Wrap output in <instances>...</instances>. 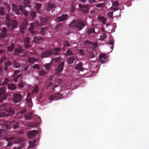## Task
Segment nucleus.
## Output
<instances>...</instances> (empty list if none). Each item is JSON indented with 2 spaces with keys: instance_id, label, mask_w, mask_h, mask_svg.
Returning a JSON list of instances; mask_svg holds the SVG:
<instances>
[{
  "instance_id": "nucleus-1",
  "label": "nucleus",
  "mask_w": 149,
  "mask_h": 149,
  "mask_svg": "<svg viewBox=\"0 0 149 149\" xmlns=\"http://www.w3.org/2000/svg\"><path fill=\"white\" fill-rule=\"evenodd\" d=\"M5 16L6 24L7 25L8 29L13 30L17 26V22L15 20L11 21L10 16L7 14H5Z\"/></svg>"
},
{
  "instance_id": "nucleus-2",
  "label": "nucleus",
  "mask_w": 149,
  "mask_h": 149,
  "mask_svg": "<svg viewBox=\"0 0 149 149\" xmlns=\"http://www.w3.org/2000/svg\"><path fill=\"white\" fill-rule=\"evenodd\" d=\"M61 49L60 48H56L54 49H50L48 50L46 52H43L41 55V56L43 57H48L52 55V53L55 54H58Z\"/></svg>"
},
{
  "instance_id": "nucleus-3",
  "label": "nucleus",
  "mask_w": 149,
  "mask_h": 149,
  "mask_svg": "<svg viewBox=\"0 0 149 149\" xmlns=\"http://www.w3.org/2000/svg\"><path fill=\"white\" fill-rule=\"evenodd\" d=\"M12 5L13 10L16 14L19 15V11H21L25 15L27 16L28 13L27 11L24 10V7L22 5H21L17 6L14 3H13Z\"/></svg>"
},
{
  "instance_id": "nucleus-4",
  "label": "nucleus",
  "mask_w": 149,
  "mask_h": 149,
  "mask_svg": "<svg viewBox=\"0 0 149 149\" xmlns=\"http://www.w3.org/2000/svg\"><path fill=\"white\" fill-rule=\"evenodd\" d=\"M70 25L71 26H74L80 30L85 26L86 24L83 21L77 20L73 21Z\"/></svg>"
},
{
  "instance_id": "nucleus-5",
  "label": "nucleus",
  "mask_w": 149,
  "mask_h": 149,
  "mask_svg": "<svg viewBox=\"0 0 149 149\" xmlns=\"http://www.w3.org/2000/svg\"><path fill=\"white\" fill-rule=\"evenodd\" d=\"M15 113L14 109L11 107H10L4 112H2L1 111H0V117L5 116L11 117L15 114Z\"/></svg>"
},
{
  "instance_id": "nucleus-6",
  "label": "nucleus",
  "mask_w": 149,
  "mask_h": 149,
  "mask_svg": "<svg viewBox=\"0 0 149 149\" xmlns=\"http://www.w3.org/2000/svg\"><path fill=\"white\" fill-rule=\"evenodd\" d=\"M22 98V96L20 94L17 93L13 95V101L15 103L19 102Z\"/></svg>"
},
{
  "instance_id": "nucleus-7",
  "label": "nucleus",
  "mask_w": 149,
  "mask_h": 149,
  "mask_svg": "<svg viewBox=\"0 0 149 149\" xmlns=\"http://www.w3.org/2000/svg\"><path fill=\"white\" fill-rule=\"evenodd\" d=\"M62 96V95L60 94L59 93H56L50 96L49 100L50 101H52L53 99L58 100L61 98Z\"/></svg>"
},
{
  "instance_id": "nucleus-8",
  "label": "nucleus",
  "mask_w": 149,
  "mask_h": 149,
  "mask_svg": "<svg viewBox=\"0 0 149 149\" xmlns=\"http://www.w3.org/2000/svg\"><path fill=\"white\" fill-rule=\"evenodd\" d=\"M40 26V24L37 22H36L34 24L31 23L30 27L29 28V31L32 34L36 35L37 33L34 31V26Z\"/></svg>"
},
{
  "instance_id": "nucleus-9",
  "label": "nucleus",
  "mask_w": 149,
  "mask_h": 149,
  "mask_svg": "<svg viewBox=\"0 0 149 149\" xmlns=\"http://www.w3.org/2000/svg\"><path fill=\"white\" fill-rule=\"evenodd\" d=\"M79 9L81 11L84 13H87L89 10V7L88 5H79Z\"/></svg>"
},
{
  "instance_id": "nucleus-10",
  "label": "nucleus",
  "mask_w": 149,
  "mask_h": 149,
  "mask_svg": "<svg viewBox=\"0 0 149 149\" xmlns=\"http://www.w3.org/2000/svg\"><path fill=\"white\" fill-rule=\"evenodd\" d=\"M107 59V57L105 54H101L99 56V61L101 63H105Z\"/></svg>"
},
{
  "instance_id": "nucleus-11",
  "label": "nucleus",
  "mask_w": 149,
  "mask_h": 149,
  "mask_svg": "<svg viewBox=\"0 0 149 149\" xmlns=\"http://www.w3.org/2000/svg\"><path fill=\"white\" fill-rule=\"evenodd\" d=\"M31 95L30 93L28 92L27 94V97L26 98V104L28 105V106L29 107H31L32 105V102L31 100V97L30 96Z\"/></svg>"
},
{
  "instance_id": "nucleus-12",
  "label": "nucleus",
  "mask_w": 149,
  "mask_h": 149,
  "mask_svg": "<svg viewBox=\"0 0 149 149\" xmlns=\"http://www.w3.org/2000/svg\"><path fill=\"white\" fill-rule=\"evenodd\" d=\"M38 117V120L36 122L34 123H30L28 124L27 126L29 127H34L38 126L39 124V122L41 120V118L39 116H37Z\"/></svg>"
},
{
  "instance_id": "nucleus-13",
  "label": "nucleus",
  "mask_w": 149,
  "mask_h": 149,
  "mask_svg": "<svg viewBox=\"0 0 149 149\" xmlns=\"http://www.w3.org/2000/svg\"><path fill=\"white\" fill-rule=\"evenodd\" d=\"M38 132V131L36 130L31 131L27 133V135L29 138H34Z\"/></svg>"
},
{
  "instance_id": "nucleus-14",
  "label": "nucleus",
  "mask_w": 149,
  "mask_h": 149,
  "mask_svg": "<svg viewBox=\"0 0 149 149\" xmlns=\"http://www.w3.org/2000/svg\"><path fill=\"white\" fill-rule=\"evenodd\" d=\"M119 3L117 1H113L112 2V6L110 8V9L112 10H114L115 11L118 10V6Z\"/></svg>"
},
{
  "instance_id": "nucleus-15",
  "label": "nucleus",
  "mask_w": 149,
  "mask_h": 149,
  "mask_svg": "<svg viewBox=\"0 0 149 149\" xmlns=\"http://www.w3.org/2000/svg\"><path fill=\"white\" fill-rule=\"evenodd\" d=\"M64 62L60 63L58 65L57 68L56 69V73H58L61 72L63 69V66L64 65Z\"/></svg>"
},
{
  "instance_id": "nucleus-16",
  "label": "nucleus",
  "mask_w": 149,
  "mask_h": 149,
  "mask_svg": "<svg viewBox=\"0 0 149 149\" xmlns=\"http://www.w3.org/2000/svg\"><path fill=\"white\" fill-rule=\"evenodd\" d=\"M1 31L0 38H3L7 34L6 29L5 27H3L1 29Z\"/></svg>"
},
{
  "instance_id": "nucleus-17",
  "label": "nucleus",
  "mask_w": 149,
  "mask_h": 149,
  "mask_svg": "<svg viewBox=\"0 0 149 149\" xmlns=\"http://www.w3.org/2000/svg\"><path fill=\"white\" fill-rule=\"evenodd\" d=\"M27 24V22L26 20L25 19H24L23 21L22 24L20 26V31L22 33H23L24 30Z\"/></svg>"
},
{
  "instance_id": "nucleus-18",
  "label": "nucleus",
  "mask_w": 149,
  "mask_h": 149,
  "mask_svg": "<svg viewBox=\"0 0 149 149\" xmlns=\"http://www.w3.org/2000/svg\"><path fill=\"white\" fill-rule=\"evenodd\" d=\"M46 7L47 10H50L54 9L55 7V6L54 4L50 2L49 3L47 4L46 5Z\"/></svg>"
},
{
  "instance_id": "nucleus-19",
  "label": "nucleus",
  "mask_w": 149,
  "mask_h": 149,
  "mask_svg": "<svg viewBox=\"0 0 149 149\" xmlns=\"http://www.w3.org/2000/svg\"><path fill=\"white\" fill-rule=\"evenodd\" d=\"M57 85L53 84L51 82L49 83L47 86V88H49L52 90L53 91H55L54 88H55L57 86Z\"/></svg>"
},
{
  "instance_id": "nucleus-20",
  "label": "nucleus",
  "mask_w": 149,
  "mask_h": 149,
  "mask_svg": "<svg viewBox=\"0 0 149 149\" xmlns=\"http://www.w3.org/2000/svg\"><path fill=\"white\" fill-rule=\"evenodd\" d=\"M15 139L14 137H11L6 139V140L8 142V144L6 147H10L12 145L13 142H14L13 140Z\"/></svg>"
},
{
  "instance_id": "nucleus-21",
  "label": "nucleus",
  "mask_w": 149,
  "mask_h": 149,
  "mask_svg": "<svg viewBox=\"0 0 149 149\" xmlns=\"http://www.w3.org/2000/svg\"><path fill=\"white\" fill-rule=\"evenodd\" d=\"M68 16L67 14H63L60 17H58L57 20L59 22L63 21L65 20Z\"/></svg>"
},
{
  "instance_id": "nucleus-22",
  "label": "nucleus",
  "mask_w": 149,
  "mask_h": 149,
  "mask_svg": "<svg viewBox=\"0 0 149 149\" xmlns=\"http://www.w3.org/2000/svg\"><path fill=\"white\" fill-rule=\"evenodd\" d=\"M30 42L29 39L28 37H26L24 39V44L25 47L26 48H28L30 46L29 44Z\"/></svg>"
},
{
  "instance_id": "nucleus-23",
  "label": "nucleus",
  "mask_w": 149,
  "mask_h": 149,
  "mask_svg": "<svg viewBox=\"0 0 149 149\" xmlns=\"http://www.w3.org/2000/svg\"><path fill=\"white\" fill-rule=\"evenodd\" d=\"M86 43L89 44V46L91 48H92L93 49H95L97 47V45L96 43H92L91 42L88 40H87Z\"/></svg>"
},
{
  "instance_id": "nucleus-24",
  "label": "nucleus",
  "mask_w": 149,
  "mask_h": 149,
  "mask_svg": "<svg viewBox=\"0 0 149 149\" xmlns=\"http://www.w3.org/2000/svg\"><path fill=\"white\" fill-rule=\"evenodd\" d=\"M74 68L79 71H82L84 70V68L82 67V64L81 63H80L78 64L75 65Z\"/></svg>"
},
{
  "instance_id": "nucleus-25",
  "label": "nucleus",
  "mask_w": 149,
  "mask_h": 149,
  "mask_svg": "<svg viewBox=\"0 0 149 149\" xmlns=\"http://www.w3.org/2000/svg\"><path fill=\"white\" fill-rule=\"evenodd\" d=\"M40 19L42 25H43L44 23L47 22L49 20V18L47 17L44 18L42 17H40Z\"/></svg>"
},
{
  "instance_id": "nucleus-26",
  "label": "nucleus",
  "mask_w": 149,
  "mask_h": 149,
  "mask_svg": "<svg viewBox=\"0 0 149 149\" xmlns=\"http://www.w3.org/2000/svg\"><path fill=\"white\" fill-rule=\"evenodd\" d=\"M23 48L22 47H19L16 49L15 52V54L17 55L19 53L21 52L23 50Z\"/></svg>"
},
{
  "instance_id": "nucleus-27",
  "label": "nucleus",
  "mask_w": 149,
  "mask_h": 149,
  "mask_svg": "<svg viewBox=\"0 0 149 149\" xmlns=\"http://www.w3.org/2000/svg\"><path fill=\"white\" fill-rule=\"evenodd\" d=\"M98 19L101 22H102L103 24H105L106 22V19L103 16H99L98 17Z\"/></svg>"
},
{
  "instance_id": "nucleus-28",
  "label": "nucleus",
  "mask_w": 149,
  "mask_h": 149,
  "mask_svg": "<svg viewBox=\"0 0 149 149\" xmlns=\"http://www.w3.org/2000/svg\"><path fill=\"white\" fill-rule=\"evenodd\" d=\"M8 88L9 89L13 91L15 89L16 87L13 84H8Z\"/></svg>"
},
{
  "instance_id": "nucleus-29",
  "label": "nucleus",
  "mask_w": 149,
  "mask_h": 149,
  "mask_svg": "<svg viewBox=\"0 0 149 149\" xmlns=\"http://www.w3.org/2000/svg\"><path fill=\"white\" fill-rule=\"evenodd\" d=\"M64 54L65 56H67L73 55L74 54L72 52L71 50L68 49L67 52L65 53Z\"/></svg>"
},
{
  "instance_id": "nucleus-30",
  "label": "nucleus",
  "mask_w": 149,
  "mask_h": 149,
  "mask_svg": "<svg viewBox=\"0 0 149 149\" xmlns=\"http://www.w3.org/2000/svg\"><path fill=\"white\" fill-rule=\"evenodd\" d=\"M11 122L10 121H6L4 124L3 127L6 129H8L9 128V126L10 125Z\"/></svg>"
},
{
  "instance_id": "nucleus-31",
  "label": "nucleus",
  "mask_w": 149,
  "mask_h": 149,
  "mask_svg": "<svg viewBox=\"0 0 149 149\" xmlns=\"http://www.w3.org/2000/svg\"><path fill=\"white\" fill-rule=\"evenodd\" d=\"M36 143V140H33L32 141H30L29 142V143L30 144V146L29 147L31 148H33L35 146V143Z\"/></svg>"
},
{
  "instance_id": "nucleus-32",
  "label": "nucleus",
  "mask_w": 149,
  "mask_h": 149,
  "mask_svg": "<svg viewBox=\"0 0 149 149\" xmlns=\"http://www.w3.org/2000/svg\"><path fill=\"white\" fill-rule=\"evenodd\" d=\"M41 4L39 3H37L36 5V8L37 12L38 13H40V10L41 8Z\"/></svg>"
},
{
  "instance_id": "nucleus-33",
  "label": "nucleus",
  "mask_w": 149,
  "mask_h": 149,
  "mask_svg": "<svg viewBox=\"0 0 149 149\" xmlns=\"http://www.w3.org/2000/svg\"><path fill=\"white\" fill-rule=\"evenodd\" d=\"M38 86L37 85L35 86L34 88L32 90V93L34 94L35 93H37L38 92Z\"/></svg>"
},
{
  "instance_id": "nucleus-34",
  "label": "nucleus",
  "mask_w": 149,
  "mask_h": 149,
  "mask_svg": "<svg viewBox=\"0 0 149 149\" xmlns=\"http://www.w3.org/2000/svg\"><path fill=\"white\" fill-rule=\"evenodd\" d=\"M32 117V113H30L27 114L25 115L24 116V117L26 119H31Z\"/></svg>"
},
{
  "instance_id": "nucleus-35",
  "label": "nucleus",
  "mask_w": 149,
  "mask_h": 149,
  "mask_svg": "<svg viewBox=\"0 0 149 149\" xmlns=\"http://www.w3.org/2000/svg\"><path fill=\"white\" fill-rule=\"evenodd\" d=\"M14 48V44H12L10 46L8 47H7L8 52H11Z\"/></svg>"
},
{
  "instance_id": "nucleus-36",
  "label": "nucleus",
  "mask_w": 149,
  "mask_h": 149,
  "mask_svg": "<svg viewBox=\"0 0 149 149\" xmlns=\"http://www.w3.org/2000/svg\"><path fill=\"white\" fill-rule=\"evenodd\" d=\"M100 40H104V39L107 38V36L106 34L104 33H103L102 35H100Z\"/></svg>"
},
{
  "instance_id": "nucleus-37",
  "label": "nucleus",
  "mask_w": 149,
  "mask_h": 149,
  "mask_svg": "<svg viewBox=\"0 0 149 149\" xmlns=\"http://www.w3.org/2000/svg\"><path fill=\"white\" fill-rule=\"evenodd\" d=\"M42 40L43 38L40 36H39L38 37H34V41L36 42H38L39 41Z\"/></svg>"
},
{
  "instance_id": "nucleus-38",
  "label": "nucleus",
  "mask_w": 149,
  "mask_h": 149,
  "mask_svg": "<svg viewBox=\"0 0 149 149\" xmlns=\"http://www.w3.org/2000/svg\"><path fill=\"white\" fill-rule=\"evenodd\" d=\"M74 60V57H72L68 58V61L69 63L72 64L73 63Z\"/></svg>"
},
{
  "instance_id": "nucleus-39",
  "label": "nucleus",
  "mask_w": 149,
  "mask_h": 149,
  "mask_svg": "<svg viewBox=\"0 0 149 149\" xmlns=\"http://www.w3.org/2000/svg\"><path fill=\"white\" fill-rule=\"evenodd\" d=\"M87 32L89 34H91L93 33H95V31L94 29L93 28L89 29L88 30Z\"/></svg>"
},
{
  "instance_id": "nucleus-40",
  "label": "nucleus",
  "mask_w": 149,
  "mask_h": 149,
  "mask_svg": "<svg viewBox=\"0 0 149 149\" xmlns=\"http://www.w3.org/2000/svg\"><path fill=\"white\" fill-rule=\"evenodd\" d=\"M70 45L69 44L68 42L65 41L64 43V45L63 47V49H64L66 47H69Z\"/></svg>"
},
{
  "instance_id": "nucleus-41",
  "label": "nucleus",
  "mask_w": 149,
  "mask_h": 149,
  "mask_svg": "<svg viewBox=\"0 0 149 149\" xmlns=\"http://www.w3.org/2000/svg\"><path fill=\"white\" fill-rule=\"evenodd\" d=\"M46 72L44 70H41L39 71V74L40 76H43L46 74Z\"/></svg>"
},
{
  "instance_id": "nucleus-42",
  "label": "nucleus",
  "mask_w": 149,
  "mask_h": 149,
  "mask_svg": "<svg viewBox=\"0 0 149 149\" xmlns=\"http://www.w3.org/2000/svg\"><path fill=\"white\" fill-rule=\"evenodd\" d=\"M8 95H4L3 96L0 97V102H2L3 100H5L7 97Z\"/></svg>"
},
{
  "instance_id": "nucleus-43",
  "label": "nucleus",
  "mask_w": 149,
  "mask_h": 149,
  "mask_svg": "<svg viewBox=\"0 0 149 149\" xmlns=\"http://www.w3.org/2000/svg\"><path fill=\"white\" fill-rule=\"evenodd\" d=\"M5 66L4 69L5 71H6L7 69V67L10 64V62L9 61H7L6 62H4Z\"/></svg>"
},
{
  "instance_id": "nucleus-44",
  "label": "nucleus",
  "mask_w": 149,
  "mask_h": 149,
  "mask_svg": "<svg viewBox=\"0 0 149 149\" xmlns=\"http://www.w3.org/2000/svg\"><path fill=\"white\" fill-rule=\"evenodd\" d=\"M5 88L3 87L0 88V95H2L5 93Z\"/></svg>"
},
{
  "instance_id": "nucleus-45",
  "label": "nucleus",
  "mask_w": 149,
  "mask_h": 149,
  "mask_svg": "<svg viewBox=\"0 0 149 149\" xmlns=\"http://www.w3.org/2000/svg\"><path fill=\"white\" fill-rule=\"evenodd\" d=\"M105 3H103L98 4L96 5V6L97 8H102L104 6Z\"/></svg>"
},
{
  "instance_id": "nucleus-46",
  "label": "nucleus",
  "mask_w": 149,
  "mask_h": 149,
  "mask_svg": "<svg viewBox=\"0 0 149 149\" xmlns=\"http://www.w3.org/2000/svg\"><path fill=\"white\" fill-rule=\"evenodd\" d=\"M36 60V59H35L33 58L29 57L28 58V61L30 63H33Z\"/></svg>"
},
{
  "instance_id": "nucleus-47",
  "label": "nucleus",
  "mask_w": 149,
  "mask_h": 149,
  "mask_svg": "<svg viewBox=\"0 0 149 149\" xmlns=\"http://www.w3.org/2000/svg\"><path fill=\"white\" fill-rule=\"evenodd\" d=\"M23 3L25 5L24 7L25 8L29 4L30 2L28 0H25L24 1Z\"/></svg>"
},
{
  "instance_id": "nucleus-48",
  "label": "nucleus",
  "mask_w": 149,
  "mask_h": 149,
  "mask_svg": "<svg viewBox=\"0 0 149 149\" xmlns=\"http://www.w3.org/2000/svg\"><path fill=\"white\" fill-rule=\"evenodd\" d=\"M6 104H3L0 106V110H2L3 109L6 108L7 107V104H6V103H5Z\"/></svg>"
},
{
  "instance_id": "nucleus-49",
  "label": "nucleus",
  "mask_w": 149,
  "mask_h": 149,
  "mask_svg": "<svg viewBox=\"0 0 149 149\" xmlns=\"http://www.w3.org/2000/svg\"><path fill=\"white\" fill-rule=\"evenodd\" d=\"M44 66L46 70H48L51 67V64H46L44 65Z\"/></svg>"
},
{
  "instance_id": "nucleus-50",
  "label": "nucleus",
  "mask_w": 149,
  "mask_h": 149,
  "mask_svg": "<svg viewBox=\"0 0 149 149\" xmlns=\"http://www.w3.org/2000/svg\"><path fill=\"white\" fill-rule=\"evenodd\" d=\"M19 125V122H16L13 124V127L14 128H16L18 127Z\"/></svg>"
},
{
  "instance_id": "nucleus-51",
  "label": "nucleus",
  "mask_w": 149,
  "mask_h": 149,
  "mask_svg": "<svg viewBox=\"0 0 149 149\" xmlns=\"http://www.w3.org/2000/svg\"><path fill=\"white\" fill-rule=\"evenodd\" d=\"M46 29L45 27H42L41 28V34L42 35H43L45 33V31Z\"/></svg>"
},
{
  "instance_id": "nucleus-52",
  "label": "nucleus",
  "mask_w": 149,
  "mask_h": 149,
  "mask_svg": "<svg viewBox=\"0 0 149 149\" xmlns=\"http://www.w3.org/2000/svg\"><path fill=\"white\" fill-rule=\"evenodd\" d=\"M89 55L90 57H91V58H94L95 56L93 52H90Z\"/></svg>"
},
{
  "instance_id": "nucleus-53",
  "label": "nucleus",
  "mask_w": 149,
  "mask_h": 149,
  "mask_svg": "<svg viewBox=\"0 0 149 149\" xmlns=\"http://www.w3.org/2000/svg\"><path fill=\"white\" fill-rule=\"evenodd\" d=\"M114 42L112 40H111L109 42V44L112 45L111 48L112 49H113V46L114 45Z\"/></svg>"
},
{
  "instance_id": "nucleus-54",
  "label": "nucleus",
  "mask_w": 149,
  "mask_h": 149,
  "mask_svg": "<svg viewBox=\"0 0 149 149\" xmlns=\"http://www.w3.org/2000/svg\"><path fill=\"white\" fill-rule=\"evenodd\" d=\"M22 75L21 74H19L16 76V77H15V79L14 80V81H15V82H16L18 79V78L19 77H21Z\"/></svg>"
},
{
  "instance_id": "nucleus-55",
  "label": "nucleus",
  "mask_w": 149,
  "mask_h": 149,
  "mask_svg": "<svg viewBox=\"0 0 149 149\" xmlns=\"http://www.w3.org/2000/svg\"><path fill=\"white\" fill-rule=\"evenodd\" d=\"M20 66V65L18 63H15L13 66L15 68H18Z\"/></svg>"
},
{
  "instance_id": "nucleus-56",
  "label": "nucleus",
  "mask_w": 149,
  "mask_h": 149,
  "mask_svg": "<svg viewBox=\"0 0 149 149\" xmlns=\"http://www.w3.org/2000/svg\"><path fill=\"white\" fill-rule=\"evenodd\" d=\"M36 15V13L35 12H31L30 13V16L32 18H33Z\"/></svg>"
},
{
  "instance_id": "nucleus-57",
  "label": "nucleus",
  "mask_w": 149,
  "mask_h": 149,
  "mask_svg": "<svg viewBox=\"0 0 149 149\" xmlns=\"http://www.w3.org/2000/svg\"><path fill=\"white\" fill-rule=\"evenodd\" d=\"M33 68L38 69H40V66L38 64H35L33 66Z\"/></svg>"
},
{
  "instance_id": "nucleus-58",
  "label": "nucleus",
  "mask_w": 149,
  "mask_h": 149,
  "mask_svg": "<svg viewBox=\"0 0 149 149\" xmlns=\"http://www.w3.org/2000/svg\"><path fill=\"white\" fill-rule=\"evenodd\" d=\"M4 133V131L2 129H0V137L3 136Z\"/></svg>"
},
{
  "instance_id": "nucleus-59",
  "label": "nucleus",
  "mask_w": 149,
  "mask_h": 149,
  "mask_svg": "<svg viewBox=\"0 0 149 149\" xmlns=\"http://www.w3.org/2000/svg\"><path fill=\"white\" fill-rule=\"evenodd\" d=\"M3 8L2 7L0 8V14L3 15L4 14V13L3 11Z\"/></svg>"
},
{
  "instance_id": "nucleus-60",
  "label": "nucleus",
  "mask_w": 149,
  "mask_h": 149,
  "mask_svg": "<svg viewBox=\"0 0 149 149\" xmlns=\"http://www.w3.org/2000/svg\"><path fill=\"white\" fill-rule=\"evenodd\" d=\"M8 79H7V78L5 79H4V81L2 83V85H4V84H7V82H8Z\"/></svg>"
},
{
  "instance_id": "nucleus-61",
  "label": "nucleus",
  "mask_w": 149,
  "mask_h": 149,
  "mask_svg": "<svg viewBox=\"0 0 149 149\" xmlns=\"http://www.w3.org/2000/svg\"><path fill=\"white\" fill-rule=\"evenodd\" d=\"M24 147V145H22L18 147V148L14 147L13 149H20Z\"/></svg>"
},
{
  "instance_id": "nucleus-62",
  "label": "nucleus",
  "mask_w": 149,
  "mask_h": 149,
  "mask_svg": "<svg viewBox=\"0 0 149 149\" xmlns=\"http://www.w3.org/2000/svg\"><path fill=\"white\" fill-rule=\"evenodd\" d=\"M54 61L56 62H58L60 61V58L59 57L55 58L54 59Z\"/></svg>"
},
{
  "instance_id": "nucleus-63",
  "label": "nucleus",
  "mask_w": 149,
  "mask_h": 149,
  "mask_svg": "<svg viewBox=\"0 0 149 149\" xmlns=\"http://www.w3.org/2000/svg\"><path fill=\"white\" fill-rule=\"evenodd\" d=\"M108 15L109 17H111L113 15V12H109L108 13Z\"/></svg>"
},
{
  "instance_id": "nucleus-64",
  "label": "nucleus",
  "mask_w": 149,
  "mask_h": 149,
  "mask_svg": "<svg viewBox=\"0 0 149 149\" xmlns=\"http://www.w3.org/2000/svg\"><path fill=\"white\" fill-rule=\"evenodd\" d=\"M79 52L80 54L82 55H83L84 54V51L81 49H80L79 50Z\"/></svg>"
}]
</instances>
